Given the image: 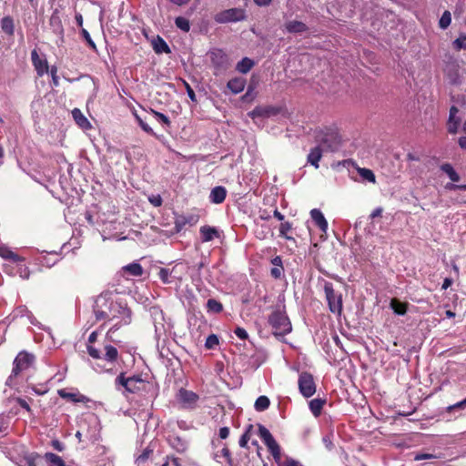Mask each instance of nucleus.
<instances>
[{
	"label": "nucleus",
	"mask_w": 466,
	"mask_h": 466,
	"mask_svg": "<svg viewBox=\"0 0 466 466\" xmlns=\"http://www.w3.org/2000/svg\"><path fill=\"white\" fill-rule=\"evenodd\" d=\"M246 80L242 77H236L228 82V88L234 94H238L244 90Z\"/></svg>",
	"instance_id": "25"
},
{
	"label": "nucleus",
	"mask_w": 466,
	"mask_h": 466,
	"mask_svg": "<svg viewBox=\"0 0 466 466\" xmlns=\"http://www.w3.org/2000/svg\"><path fill=\"white\" fill-rule=\"evenodd\" d=\"M153 49L157 54H169L171 52L168 45L166 43V41L160 37L157 36L156 39L152 42Z\"/></svg>",
	"instance_id": "27"
},
{
	"label": "nucleus",
	"mask_w": 466,
	"mask_h": 466,
	"mask_svg": "<svg viewBox=\"0 0 466 466\" xmlns=\"http://www.w3.org/2000/svg\"><path fill=\"white\" fill-rule=\"evenodd\" d=\"M81 35L82 36L84 37V39L86 41L87 45L92 48V49H96V44L95 42L92 40L89 33L87 32L86 29L85 28H81Z\"/></svg>",
	"instance_id": "49"
},
{
	"label": "nucleus",
	"mask_w": 466,
	"mask_h": 466,
	"mask_svg": "<svg viewBox=\"0 0 466 466\" xmlns=\"http://www.w3.org/2000/svg\"><path fill=\"white\" fill-rule=\"evenodd\" d=\"M186 86H187V96H189V98L192 101H195L196 100V96H195V93H194L193 89L190 87V86L188 84H186Z\"/></svg>",
	"instance_id": "60"
},
{
	"label": "nucleus",
	"mask_w": 466,
	"mask_h": 466,
	"mask_svg": "<svg viewBox=\"0 0 466 466\" xmlns=\"http://www.w3.org/2000/svg\"><path fill=\"white\" fill-rule=\"evenodd\" d=\"M383 212V208L379 207L376 208L370 214V218H375L377 217H380Z\"/></svg>",
	"instance_id": "59"
},
{
	"label": "nucleus",
	"mask_w": 466,
	"mask_h": 466,
	"mask_svg": "<svg viewBox=\"0 0 466 466\" xmlns=\"http://www.w3.org/2000/svg\"><path fill=\"white\" fill-rule=\"evenodd\" d=\"M298 386L299 393L304 398H310L316 392V383L313 376L309 372H301L299 376Z\"/></svg>",
	"instance_id": "8"
},
{
	"label": "nucleus",
	"mask_w": 466,
	"mask_h": 466,
	"mask_svg": "<svg viewBox=\"0 0 466 466\" xmlns=\"http://www.w3.org/2000/svg\"><path fill=\"white\" fill-rule=\"evenodd\" d=\"M320 147L329 151H337L341 145V138L336 129H327L326 132L318 136Z\"/></svg>",
	"instance_id": "6"
},
{
	"label": "nucleus",
	"mask_w": 466,
	"mask_h": 466,
	"mask_svg": "<svg viewBox=\"0 0 466 466\" xmlns=\"http://www.w3.org/2000/svg\"><path fill=\"white\" fill-rule=\"evenodd\" d=\"M451 13L449 11H445L442 14V15L439 21L440 27L442 29H445L451 25Z\"/></svg>",
	"instance_id": "42"
},
{
	"label": "nucleus",
	"mask_w": 466,
	"mask_h": 466,
	"mask_svg": "<svg viewBox=\"0 0 466 466\" xmlns=\"http://www.w3.org/2000/svg\"><path fill=\"white\" fill-rule=\"evenodd\" d=\"M227 197V190L224 187L218 186L211 189L209 201L214 204L222 203Z\"/></svg>",
	"instance_id": "21"
},
{
	"label": "nucleus",
	"mask_w": 466,
	"mask_h": 466,
	"mask_svg": "<svg viewBox=\"0 0 466 466\" xmlns=\"http://www.w3.org/2000/svg\"><path fill=\"white\" fill-rule=\"evenodd\" d=\"M279 305L268 318V324L275 337H283L292 330V325L286 314L285 298L283 295L278 297Z\"/></svg>",
	"instance_id": "2"
},
{
	"label": "nucleus",
	"mask_w": 466,
	"mask_h": 466,
	"mask_svg": "<svg viewBox=\"0 0 466 466\" xmlns=\"http://www.w3.org/2000/svg\"><path fill=\"white\" fill-rule=\"evenodd\" d=\"M150 202L155 206V207H159L161 204H162V199L159 196L157 197H155L153 198H150Z\"/></svg>",
	"instance_id": "62"
},
{
	"label": "nucleus",
	"mask_w": 466,
	"mask_h": 466,
	"mask_svg": "<svg viewBox=\"0 0 466 466\" xmlns=\"http://www.w3.org/2000/svg\"><path fill=\"white\" fill-rule=\"evenodd\" d=\"M116 382L123 386L127 391L135 392L138 390L137 384H142L143 380L137 377L125 378L124 374L121 373L116 379Z\"/></svg>",
	"instance_id": "10"
},
{
	"label": "nucleus",
	"mask_w": 466,
	"mask_h": 466,
	"mask_svg": "<svg viewBox=\"0 0 466 466\" xmlns=\"http://www.w3.org/2000/svg\"><path fill=\"white\" fill-rule=\"evenodd\" d=\"M272 268L270 269V275L274 279H278L283 276L284 267L282 264V258L279 256H276L271 259Z\"/></svg>",
	"instance_id": "23"
},
{
	"label": "nucleus",
	"mask_w": 466,
	"mask_h": 466,
	"mask_svg": "<svg viewBox=\"0 0 466 466\" xmlns=\"http://www.w3.org/2000/svg\"><path fill=\"white\" fill-rule=\"evenodd\" d=\"M326 299L330 311L340 314L342 309V299L340 293H326Z\"/></svg>",
	"instance_id": "13"
},
{
	"label": "nucleus",
	"mask_w": 466,
	"mask_h": 466,
	"mask_svg": "<svg viewBox=\"0 0 466 466\" xmlns=\"http://www.w3.org/2000/svg\"><path fill=\"white\" fill-rule=\"evenodd\" d=\"M49 25L53 30V32L63 37L64 35V27H63V24H62V20H61V17L59 15V12L57 9H56L51 16H50V19H49Z\"/></svg>",
	"instance_id": "17"
},
{
	"label": "nucleus",
	"mask_w": 466,
	"mask_h": 466,
	"mask_svg": "<svg viewBox=\"0 0 466 466\" xmlns=\"http://www.w3.org/2000/svg\"><path fill=\"white\" fill-rule=\"evenodd\" d=\"M279 110L277 107L266 106H256L250 113L252 118L256 117H270L278 115Z\"/></svg>",
	"instance_id": "11"
},
{
	"label": "nucleus",
	"mask_w": 466,
	"mask_h": 466,
	"mask_svg": "<svg viewBox=\"0 0 466 466\" xmlns=\"http://www.w3.org/2000/svg\"><path fill=\"white\" fill-rule=\"evenodd\" d=\"M219 343L218 338L215 334L209 335L205 342V347L208 350L216 348Z\"/></svg>",
	"instance_id": "43"
},
{
	"label": "nucleus",
	"mask_w": 466,
	"mask_h": 466,
	"mask_svg": "<svg viewBox=\"0 0 466 466\" xmlns=\"http://www.w3.org/2000/svg\"><path fill=\"white\" fill-rule=\"evenodd\" d=\"M441 170L443 171L452 182L460 180L459 174L454 170L453 167L449 163H444L441 166Z\"/></svg>",
	"instance_id": "34"
},
{
	"label": "nucleus",
	"mask_w": 466,
	"mask_h": 466,
	"mask_svg": "<svg viewBox=\"0 0 466 466\" xmlns=\"http://www.w3.org/2000/svg\"><path fill=\"white\" fill-rule=\"evenodd\" d=\"M322 157V148L320 146L313 147L308 155V162L314 166L316 168L319 167V162Z\"/></svg>",
	"instance_id": "29"
},
{
	"label": "nucleus",
	"mask_w": 466,
	"mask_h": 466,
	"mask_svg": "<svg viewBox=\"0 0 466 466\" xmlns=\"http://www.w3.org/2000/svg\"><path fill=\"white\" fill-rule=\"evenodd\" d=\"M44 459L49 466H66L64 460L53 452H46Z\"/></svg>",
	"instance_id": "31"
},
{
	"label": "nucleus",
	"mask_w": 466,
	"mask_h": 466,
	"mask_svg": "<svg viewBox=\"0 0 466 466\" xmlns=\"http://www.w3.org/2000/svg\"><path fill=\"white\" fill-rule=\"evenodd\" d=\"M9 426V417L0 414V434L4 433Z\"/></svg>",
	"instance_id": "48"
},
{
	"label": "nucleus",
	"mask_w": 466,
	"mask_h": 466,
	"mask_svg": "<svg viewBox=\"0 0 466 466\" xmlns=\"http://www.w3.org/2000/svg\"><path fill=\"white\" fill-rule=\"evenodd\" d=\"M360 176L362 177L363 180H367L369 182L375 183L376 177L374 173L368 168L362 167L358 169Z\"/></svg>",
	"instance_id": "40"
},
{
	"label": "nucleus",
	"mask_w": 466,
	"mask_h": 466,
	"mask_svg": "<svg viewBox=\"0 0 466 466\" xmlns=\"http://www.w3.org/2000/svg\"><path fill=\"white\" fill-rule=\"evenodd\" d=\"M229 435V429L228 427H222L219 430V437L221 439H227Z\"/></svg>",
	"instance_id": "57"
},
{
	"label": "nucleus",
	"mask_w": 466,
	"mask_h": 466,
	"mask_svg": "<svg viewBox=\"0 0 466 466\" xmlns=\"http://www.w3.org/2000/svg\"><path fill=\"white\" fill-rule=\"evenodd\" d=\"M271 2L272 0H254V3L258 6H268Z\"/></svg>",
	"instance_id": "61"
},
{
	"label": "nucleus",
	"mask_w": 466,
	"mask_h": 466,
	"mask_svg": "<svg viewBox=\"0 0 466 466\" xmlns=\"http://www.w3.org/2000/svg\"><path fill=\"white\" fill-rule=\"evenodd\" d=\"M23 262H20V263H17L18 264V272H19V275L22 279H27L29 278V275H30V271L28 269L27 267H25L24 264H22Z\"/></svg>",
	"instance_id": "50"
},
{
	"label": "nucleus",
	"mask_w": 466,
	"mask_h": 466,
	"mask_svg": "<svg viewBox=\"0 0 466 466\" xmlns=\"http://www.w3.org/2000/svg\"><path fill=\"white\" fill-rule=\"evenodd\" d=\"M0 256L5 259H10L15 263L24 262L25 258L10 250L7 247H0Z\"/></svg>",
	"instance_id": "26"
},
{
	"label": "nucleus",
	"mask_w": 466,
	"mask_h": 466,
	"mask_svg": "<svg viewBox=\"0 0 466 466\" xmlns=\"http://www.w3.org/2000/svg\"><path fill=\"white\" fill-rule=\"evenodd\" d=\"M178 400L185 407L190 408L196 404L198 396L193 391L181 389L178 392Z\"/></svg>",
	"instance_id": "15"
},
{
	"label": "nucleus",
	"mask_w": 466,
	"mask_h": 466,
	"mask_svg": "<svg viewBox=\"0 0 466 466\" xmlns=\"http://www.w3.org/2000/svg\"><path fill=\"white\" fill-rule=\"evenodd\" d=\"M149 452L150 451H145L142 454H140L137 459V462L142 463L146 461L148 458Z\"/></svg>",
	"instance_id": "58"
},
{
	"label": "nucleus",
	"mask_w": 466,
	"mask_h": 466,
	"mask_svg": "<svg viewBox=\"0 0 466 466\" xmlns=\"http://www.w3.org/2000/svg\"><path fill=\"white\" fill-rule=\"evenodd\" d=\"M207 309L208 313H219L222 311L223 306L219 301L210 299L207 302Z\"/></svg>",
	"instance_id": "37"
},
{
	"label": "nucleus",
	"mask_w": 466,
	"mask_h": 466,
	"mask_svg": "<svg viewBox=\"0 0 466 466\" xmlns=\"http://www.w3.org/2000/svg\"><path fill=\"white\" fill-rule=\"evenodd\" d=\"M72 116L76 123L83 129H88L91 127L90 122L83 115L80 109L75 108L72 110Z\"/></svg>",
	"instance_id": "24"
},
{
	"label": "nucleus",
	"mask_w": 466,
	"mask_h": 466,
	"mask_svg": "<svg viewBox=\"0 0 466 466\" xmlns=\"http://www.w3.org/2000/svg\"><path fill=\"white\" fill-rule=\"evenodd\" d=\"M459 113V109L457 106H452L450 108L449 119H448V131L451 134H455L458 131L459 126L461 124V118L457 116Z\"/></svg>",
	"instance_id": "12"
},
{
	"label": "nucleus",
	"mask_w": 466,
	"mask_h": 466,
	"mask_svg": "<svg viewBox=\"0 0 466 466\" xmlns=\"http://www.w3.org/2000/svg\"><path fill=\"white\" fill-rule=\"evenodd\" d=\"M203 242H208L219 237L218 230L214 227L203 226L199 229Z\"/></svg>",
	"instance_id": "22"
},
{
	"label": "nucleus",
	"mask_w": 466,
	"mask_h": 466,
	"mask_svg": "<svg viewBox=\"0 0 466 466\" xmlns=\"http://www.w3.org/2000/svg\"><path fill=\"white\" fill-rule=\"evenodd\" d=\"M75 19H76V25L80 27H82L83 25V16L80 13H76V15H75Z\"/></svg>",
	"instance_id": "63"
},
{
	"label": "nucleus",
	"mask_w": 466,
	"mask_h": 466,
	"mask_svg": "<svg viewBox=\"0 0 466 466\" xmlns=\"http://www.w3.org/2000/svg\"><path fill=\"white\" fill-rule=\"evenodd\" d=\"M292 228V226L289 222H283L279 227V236L285 238L286 239H293L291 237L288 236V232Z\"/></svg>",
	"instance_id": "41"
},
{
	"label": "nucleus",
	"mask_w": 466,
	"mask_h": 466,
	"mask_svg": "<svg viewBox=\"0 0 466 466\" xmlns=\"http://www.w3.org/2000/svg\"><path fill=\"white\" fill-rule=\"evenodd\" d=\"M143 273L144 269L138 262H132L128 265H126L120 270V274L124 277H141Z\"/></svg>",
	"instance_id": "16"
},
{
	"label": "nucleus",
	"mask_w": 466,
	"mask_h": 466,
	"mask_svg": "<svg viewBox=\"0 0 466 466\" xmlns=\"http://www.w3.org/2000/svg\"><path fill=\"white\" fill-rule=\"evenodd\" d=\"M310 217L319 229L326 233L328 230V222L322 212L318 208H313L310 211Z\"/></svg>",
	"instance_id": "20"
},
{
	"label": "nucleus",
	"mask_w": 466,
	"mask_h": 466,
	"mask_svg": "<svg viewBox=\"0 0 466 466\" xmlns=\"http://www.w3.org/2000/svg\"><path fill=\"white\" fill-rule=\"evenodd\" d=\"M56 73H57L56 67H52L51 71H50V74H51V76H52L53 85L55 86H57L59 85V78H58Z\"/></svg>",
	"instance_id": "54"
},
{
	"label": "nucleus",
	"mask_w": 466,
	"mask_h": 466,
	"mask_svg": "<svg viewBox=\"0 0 466 466\" xmlns=\"http://www.w3.org/2000/svg\"><path fill=\"white\" fill-rule=\"evenodd\" d=\"M31 57L33 65L39 76L47 73L48 66L46 60L41 59L35 50L32 51Z\"/></svg>",
	"instance_id": "19"
},
{
	"label": "nucleus",
	"mask_w": 466,
	"mask_h": 466,
	"mask_svg": "<svg viewBox=\"0 0 466 466\" xmlns=\"http://www.w3.org/2000/svg\"><path fill=\"white\" fill-rule=\"evenodd\" d=\"M253 66L254 62L250 58L244 57L239 62H238L236 69L242 74H247L253 67Z\"/></svg>",
	"instance_id": "32"
},
{
	"label": "nucleus",
	"mask_w": 466,
	"mask_h": 466,
	"mask_svg": "<svg viewBox=\"0 0 466 466\" xmlns=\"http://www.w3.org/2000/svg\"><path fill=\"white\" fill-rule=\"evenodd\" d=\"M458 143L462 149H466V137H460Z\"/></svg>",
	"instance_id": "64"
},
{
	"label": "nucleus",
	"mask_w": 466,
	"mask_h": 466,
	"mask_svg": "<svg viewBox=\"0 0 466 466\" xmlns=\"http://www.w3.org/2000/svg\"><path fill=\"white\" fill-rule=\"evenodd\" d=\"M136 119L139 125V127L147 134L155 135L153 129L137 115H136Z\"/></svg>",
	"instance_id": "46"
},
{
	"label": "nucleus",
	"mask_w": 466,
	"mask_h": 466,
	"mask_svg": "<svg viewBox=\"0 0 466 466\" xmlns=\"http://www.w3.org/2000/svg\"><path fill=\"white\" fill-rule=\"evenodd\" d=\"M326 404L325 399H313L309 401V407L312 414L317 418L320 415L321 410Z\"/></svg>",
	"instance_id": "28"
},
{
	"label": "nucleus",
	"mask_w": 466,
	"mask_h": 466,
	"mask_svg": "<svg viewBox=\"0 0 466 466\" xmlns=\"http://www.w3.org/2000/svg\"><path fill=\"white\" fill-rule=\"evenodd\" d=\"M44 456L38 454H32L26 458L27 466H45Z\"/></svg>",
	"instance_id": "38"
},
{
	"label": "nucleus",
	"mask_w": 466,
	"mask_h": 466,
	"mask_svg": "<svg viewBox=\"0 0 466 466\" xmlns=\"http://www.w3.org/2000/svg\"><path fill=\"white\" fill-rule=\"evenodd\" d=\"M52 446L55 450L58 451H62L65 449L64 444L57 440L52 441Z\"/></svg>",
	"instance_id": "56"
},
{
	"label": "nucleus",
	"mask_w": 466,
	"mask_h": 466,
	"mask_svg": "<svg viewBox=\"0 0 466 466\" xmlns=\"http://www.w3.org/2000/svg\"><path fill=\"white\" fill-rule=\"evenodd\" d=\"M258 435L267 446L278 466H303L299 461L289 457H287L284 461H282L281 448L270 431L265 426H258Z\"/></svg>",
	"instance_id": "3"
},
{
	"label": "nucleus",
	"mask_w": 466,
	"mask_h": 466,
	"mask_svg": "<svg viewBox=\"0 0 466 466\" xmlns=\"http://www.w3.org/2000/svg\"><path fill=\"white\" fill-rule=\"evenodd\" d=\"M175 25L177 28H179L181 31L185 33H187L190 30L189 20L183 16H177L175 19Z\"/></svg>",
	"instance_id": "39"
},
{
	"label": "nucleus",
	"mask_w": 466,
	"mask_h": 466,
	"mask_svg": "<svg viewBox=\"0 0 466 466\" xmlns=\"http://www.w3.org/2000/svg\"><path fill=\"white\" fill-rule=\"evenodd\" d=\"M466 409V398L453 405L448 407V410L451 411L453 410H463Z\"/></svg>",
	"instance_id": "51"
},
{
	"label": "nucleus",
	"mask_w": 466,
	"mask_h": 466,
	"mask_svg": "<svg viewBox=\"0 0 466 466\" xmlns=\"http://www.w3.org/2000/svg\"><path fill=\"white\" fill-rule=\"evenodd\" d=\"M198 221V215H180L176 217L175 219V230L176 232L182 231L187 225L192 227L195 226Z\"/></svg>",
	"instance_id": "9"
},
{
	"label": "nucleus",
	"mask_w": 466,
	"mask_h": 466,
	"mask_svg": "<svg viewBox=\"0 0 466 466\" xmlns=\"http://www.w3.org/2000/svg\"><path fill=\"white\" fill-rule=\"evenodd\" d=\"M171 444L178 451H184L187 449V444L179 438L173 439Z\"/></svg>",
	"instance_id": "47"
},
{
	"label": "nucleus",
	"mask_w": 466,
	"mask_h": 466,
	"mask_svg": "<svg viewBox=\"0 0 466 466\" xmlns=\"http://www.w3.org/2000/svg\"><path fill=\"white\" fill-rule=\"evenodd\" d=\"M452 45L456 50L466 49V35H461L453 41Z\"/></svg>",
	"instance_id": "44"
},
{
	"label": "nucleus",
	"mask_w": 466,
	"mask_h": 466,
	"mask_svg": "<svg viewBox=\"0 0 466 466\" xmlns=\"http://www.w3.org/2000/svg\"><path fill=\"white\" fill-rule=\"evenodd\" d=\"M235 334L240 339H248V335L245 329L238 327L235 329Z\"/></svg>",
	"instance_id": "52"
},
{
	"label": "nucleus",
	"mask_w": 466,
	"mask_h": 466,
	"mask_svg": "<svg viewBox=\"0 0 466 466\" xmlns=\"http://www.w3.org/2000/svg\"><path fill=\"white\" fill-rule=\"evenodd\" d=\"M105 354H101V352L92 345L87 346V352L89 356L96 360H102L106 363L101 365L99 362L96 363L94 369L98 372L109 371L112 370V366L114 362L116 360L118 356V351L116 348L112 345H106Z\"/></svg>",
	"instance_id": "4"
},
{
	"label": "nucleus",
	"mask_w": 466,
	"mask_h": 466,
	"mask_svg": "<svg viewBox=\"0 0 466 466\" xmlns=\"http://www.w3.org/2000/svg\"><path fill=\"white\" fill-rule=\"evenodd\" d=\"M152 114L154 115L155 118L158 122H160L163 126H166V127L170 126V120L166 115H164L160 112L155 111V110H152Z\"/></svg>",
	"instance_id": "45"
},
{
	"label": "nucleus",
	"mask_w": 466,
	"mask_h": 466,
	"mask_svg": "<svg viewBox=\"0 0 466 466\" xmlns=\"http://www.w3.org/2000/svg\"><path fill=\"white\" fill-rule=\"evenodd\" d=\"M177 267H174L171 270L168 268H161L158 270L157 276L164 284L176 283L177 279Z\"/></svg>",
	"instance_id": "18"
},
{
	"label": "nucleus",
	"mask_w": 466,
	"mask_h": 466,
	"mask_svg": "<svg viewBox=\"0 0 466 466\" xmlns=\"http://www.w3.org/2000/svg\"><path fill=\"white\" fill-rule=\"evenodd\" d=\"M34 355L26 351H21L14 360V367L12 373L7 380V384L11 385L13 379L17 377L23 371L27 370L34 364Z\"/></svg>",
	"instance_id": "5"
},
{
	"label": "nucleus",
	"mask_w": 466,
	"mask_h": 466,
	"mask_svg": "<svg viewBox=\"0 0 466 466\" xmlns=\"http://www.w3.org/2000/svg\"><path fill=\"white\" fill-rule=\"evenodd\" d=\"M58 394L61 398L70 400L74 402H83L86 399L84 395L66 392V390H59Z\"/></svg>",
	"instance_id": "35"
},
{
	"label": "nucleus",
	"mask_w": 466,
	"mask_h": 466,
	"mask_svg": "<svg viewBox=\"0 0 466 466\" xmlns=\"http://www.w3.org/2000/svg\"><path fill=\"white\" fill-rule=\"evenodd\" d=\"M1 29L9 36H13L15 33L14 19L7 15L1 19Z\"/></svg>",
	"instance_id": "30"
},
{
	"label": "nucleus",
	"mask_w": 466,
	"mask_h": 466,
	"mask_svg": "<svg viewBox=\"0 0 466 466\" xmlns=\"http://www.w3.org/2000/svg\"><path fill=\"white\" fill-rule=\"evenodd\" d=\"M432 458H435V456L433 454H430V453H417L414 457V460L415 461H421V460H428V459H432Z\"/></svg>",
	"instance_id": "55"
},
{
	"label": "nucleus",
	"mask_w": 466,
	"mask_h": 466,
	"mask_svg": "<svg viewBox=\"0 0 466 466\" xmlns=\"http://www.w3.org/2000/svg\"><path fill=\"white\" fill-rule=\"evenodd\" d=\"M247 17L246 11L242 8H229L218 13L214 19L217 23H235L245 20Z\"/></svg>",
	"instance_id": "7"
},
{
	"label": "nucleus",
	"mask_w": 466,
	"mask_h": 466,
	"mask_svg": "<svg viewBox=\"0 0 466 466\" xmlns=\"http://www.w3.org/2000/svg\"><path fill=\"white\" fill-rule=\"evenodd\" d=\"M248 441H249V434H248V432H245V433L240 437V439H239V441H238L239 446H240L241 448H246V447H247V445H248Z\"/></svg>",
	"instance_id": "53"
},
{
	"label": "nucleus",
	"mask_w": 466,
	"mask_h": 466,
	"mask_svg": "<svg viewBox=\"0 0 466 466\" xmlns=\"http://www.w3.org/2000/svg\"><path fill=\"white\" fill-rule=\"evenodd\" d=\"M270 401L267 396H259L254 404L255 410L258 411H263L269 407Z\"/></svg>",
	"instance_id": "36"
},
{
	"label": "nucleus",
	"mask_w": 466,
	"mask_h": 466,
	"mask_svg": "<svg viewBox=\"0 0 466 466\" xmlns=\"http://www.w3.org/2000/svg\"><path fill=\"white\" fill-rule=\"evenodd\" d=\"M108 295V293H101L95 301L94 312L96 319L121 318V324H129L131 322L130 309L126 305L114 302Z\"/></svg>",
	"instance_id": "1"
},
{
	"label": "nucleus",
	"mask_w": 466,
	"mask_h": 466,
	"mask_svg": "<svg viewBox=\"0 0 466 466\" xmlns=\"http://www.w3.org/2000/svg\"><path fill=\"white\" fill-rule=\"evenodd\" d=\"M407 306L406 302H401L397 299H392L390 301V308L398 315H404L407 312Z\"/></svg>",
	"instance_id": "33"
},
{
	"label": "nucleus",
	"mask_w": 466,
	"mask_h": 466,
	"mask_svg": "<svg viewBox=\"0 0 466 466\" xmlns=\"http://www.w3.org/2000/svg\"><path fill=\"white\" fill-rule=\"evenodd\" d=\"M286 32L289 34H303L309 30V26L298 20H289L284 24Z\"/></svg>",
	"instance_id": "14"
}]
</instances>
